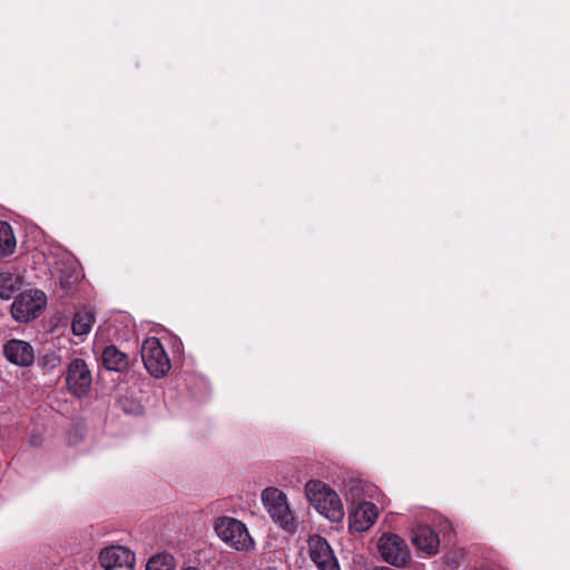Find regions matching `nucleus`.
Masks as SVG:
<instances>
[{"instance_id": "1", "label": "nucleus", "mask_w": 570, "mask_h": 570, "mask_svg": "<svg viewBox=\"0 0 570 570\" xmlns=\"http://www.w3.org/2000/svg\"><path fill=\"white\" fill-rule=\"evenodd\" d=\"M306 495L316 510L332 522L344 518V509L338 494L325 483L311 480L305 487Z\"/></svg>"}, {"instance_id": "2", "label": "nucleus", "mask_w": 570, "mask_h": 570, "mask_svg": "<svg viewBox=\"0 0 570 570\" xmlns=\"http://www.w3.org/2000/svg\"><path fill=\"white\" fill-rule=\"evenodd\" d=\"M67 391L76 399H85L92 386V374L83 358L73 357L63 372Z\"/></svg>"}, {"instance_id": "3", "label": "nucleus", "mask_w": 570, "mask_h": 570, "mask_svg": "<svg viewBox=\"0 0 570 570\" xmlns=\"http://www.w3.org/2000/svg\"><path fill=\"white\" fill-rule=\"evenodd\" d=\"M262 501L271 518L283 529L293 532L295 522L287 504L286 495L276 488H267L262 492Z\"/></svg>"}, {"instance_id": "4", "label": "nucleus", "mask_w": 570, "mask_h": 570, "mask_svg": "<svg viewBox=\"0 0 570 570\" xmlns=\"http://www.w3.org/2000/svg\"><path fill=\"white\" fill-rule=\"evenodd\" d=\"M46 306V295L40 289H29L20 293L11 305L12 317L18 322H29L37 318Z\"/></svg>"}, {"instance_id": "5", "label": "nucleus", "mask_w": 570, "mask_h": 570, "mask_svg": "<svg viewBox=\"0 0 570 570\" xmlns=\"http://www.w3.org/2000/svg\"><path fill=\"white\" fill-rule=\"evenodd\" d=\"M141 360L148 373L155 377L165 376L170 367V360L156 337H148L141 345Z\"/></svg>"}, {"instance_id": "6", "label": "nucleus", "mask_w": 570, "mask_h": 570, "mask_svg": "<svg viewBox=\"0 0 570 570\" xmlns=\"http://www.w3.org/2000/svg\"><path fill=\"white\" fill-rule=\"evenodd\" d=\"M217 535L236 550H247L253 540L243 522L234 518L223 517L215 523Z\"/></svg>"}, {"instance_id": "7", "label": "nucleus", "mask_w": 570, "mask_h": 570, "mask_svg": "<svg viewBox=\"0 0 570 570\" xmlns=\"http://www.w3.org/2000/svg\"><path fill=\"white\" fill-rule=\"evenodd\" d=\"M382 559L396 567L403 568L411 559V553L405 541L397 534L384 533L377 543Z\"/></svg>"}, {"instance_id": "8", "label": "nucleus", "mask_w": 570, "mask_h": 570, "mask_svg": "<svg viewBox=\"0 0 570 570\" xmlns=\"http://www.w3.org/2000/svg\"><path fill=\"white\" fill-rule=\"evenodd\" d=\"M104 570L127 568L132 570L136 563L135 553L124 546H109L104 548L98 557Z\"/></svg>"}, {"instance_id": "9", "label": "nucleus", "mask_w": 570, "mask_h": 570, "mask_svg": "<svg viewBox=\"0 0 570 570\" xmlns=\"http://www.w3.org/2000/svg\"><path fill=\"white\" fill-rule=\"evenodd\" d=\"M309 557L318 570H340L338 561L328 542L321 535L308 540Z\"/></svg>"}, {"instance_id": "10", "label": "nucleus", "mask_w": 570, "mask_h": 570, "mask_svg": "<svg viewBox=\"0 0 570 570\" xmlns=\"http://www.w3.org/2000/svg\"><path fill=\"white\" fill-rule=\"evenodd\" d=\"M379 515L377 508L374 503L363 501L357 503L348 515L350 528L357 532L368 530Z\"/></svg>"}, {"instance_id": "11", "label": "nucleus", "mask_w": 570, "mask_h": 570, "mask_svg": "<svg viewBox=\"0 0 570 570\" xmlns=\"http://www.w3.org/2000/svg\"><path fill=\"white\" fill-rule=\"evenodd\" d=\"M412 542L426 556H435L440 548L439 534L428 524H420L412 531Z\"/></svg>"}, {"instance_id": "12", "label": "nucleus", "mask_w": 570, "mask_h": 570, "mask_svg": "<svg viewBox=\"0 0 570 570\" xmlns=\"http://www.w3.org/2000/svg\"><path fill=\"white\" fill-rule=\"evenodd\" d=\"M3 353L6 358L18 366H29L33 363V347L20 340H10L4 344Z\"/></svg>"}, {"instance_id": "13", "label": "nucleus", "mask_w": 570, "mask_h": 570, "mask_svg": "<svg viewBox=\"0 0 570 570\" xmlns=\"http://www.w3.org/2000/svg\"><path fill=\"white\" fill-rule=\"evenodd\" d=\"M101 363L107 371L124 372L130 367V357L115 345H108L101 353Z\"/></svg>"}, {"instance_id": "14", "label": "nucleus", "mask_w": 570, "mask_h": 570, "mask_svg": "<svg viewBox=\"0 0 570 570\" xmlns=\"http://www.w3.org/2000/svg\"><path fill=\"white\" fill-rule=\"evenodd\" d=\"M96 321L95 314L91 308L85 306L79 308L71 323V331L76 336L87 335Z\"/></svg>"}, {"instance_id": "15", "label": "nucleus", "mask_w": 570, "mask_h": 570, "mask_svg": "<svg viewBox=\"0 0 570 570\" xmlns=\"http://www.w3.org/2000/svg\"><path fill=\"white\" fill-rule=\"evenodd\" d=\"M16 237L11 226L0 220V257L11 255L16 249Z\"/></svg>"}, {"instance_id": "16", "label": "nucleus", "mask_w": 570, "mask_h": 570, "mask_svg": "<svg viewBox=\"0 0 570 570\" xmlns=\"http://www.w3.org/2000/svg\"><path fill=\"white\" fill-rule=\"evenodd\" d=\"M20 277L11 273H0V297L10 299L12 294L19 289Z\"/></svg>"}, {"instance_id": "17", "label": "nucleus", "mask_w": 570, "mask_h": 570, "mask_svg": "<svg viewBox=\"0 0 570 570\" xmlns=\"http://www.w3.org/2000/svg\"><path fill=\"white\" fill-rule=\"evenodd\" d=\"M176 567L175 559L170 553L161 552L153 556L147 564L145 570H174Z\"/></svg>"}, {"instance_id": "18", "label": "nucleus", "mask_w": 570, "mask_h": 570, "mask_svg": "<svg viewBox=\"0 0 570 570\" xmlns=\"http://www.w3.org/2000/svg\"><path fill=\"white\" fill-rule=\"evenodd\" d=\"M60 362H61L60 355H58L56 352H49V353H46L41 357L40 365L43 368L53 370L55 367L60 365Z\"/></svg>"}, {"instance_id": "19", "label": "nucleus", "mask_w": 570, "mask_h": 570, "mask_svg": "<svg viewBox=\"0 0 570 570\" xmlns=\"http://www.w3.org/2000/svg\"><path fill=\"white\" fill-rule=\"evenodd\" d=\"M372 570H391L387 567H374Z\"/></svg>"}, {"instance_id": "20", "label": "nucleus", "mask_w": 570, "mask_h": 570, "mask_svg": "<svg viewBox=\"0 0 570 570\" xmlns=\"http://www.w3.org/2000/svg\"><path fill=\"white\" fill-rule=\"evenodd\" d=\"M183 570H197L195 567H187V568H184Z\"/></svg>"}]
</instances>
